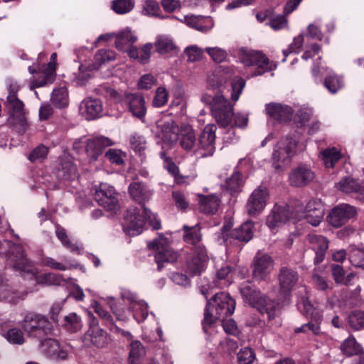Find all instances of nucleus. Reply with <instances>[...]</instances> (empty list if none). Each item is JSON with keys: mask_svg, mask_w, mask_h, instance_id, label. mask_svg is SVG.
Returning <instances> with one entry per match:
<instances>
[{"mask_svg": "<svg viewBox=\"0 0 364 364\" xmlns=\"http://www.w3.org/2000/svg\"><path fill=\"white\" fill-rule=\"evenodd\" d=\"M129 191L134 200L140 204L141 208L133 207L127 211L124 231L130 236L141 234L144 230L145 220L154 230L160 229V220L157 219L155 214L143 205L151 196L149 188L141 183L134 182L129 185Z\"/></svg>", "mask_w": 364, "mask_h": 364, "instance_id": "obj_1", "label": "nucleus"}, {"mask_svg": "<svg viewBox=\"0 0 364 364\" xmlns=\"http://www.w3.org/2000/svg\"><path fill=\"white\" fill-rule=\"evenodd\" d=\"M3 247H10L11 251L7 254V265L16 271L31 273L34 277L36 282L43 285H60L64 279L62 274L54 273H45L36 275V271L33 269L31 262L26 257L23 250L20 245H12L8 240L0 242Z\"/></svg>", "mask_w": 364, "mask_h": 364, "instance_id": "obj_2", "label": "nucleus"}, {"mask_svg": "<svg viewBox=\"0 0 364 364\" xmlns=\"http://www.w3.org/2000/svg\"><path fill=\"white\" fill-rule=\"evenodd\" d=\"M164 127L162 139L164 141L173 144L178 141L181 147L188 151L194 150L197 146L198 140L191 125L181 124L178 134V127L173 121L166 122Z\"/></svg>", "mask_w": 364, "mask_h": 364, "instance_id": "obj_3", "label": "nucleus"}, {"mask_svg": "<svg viewBox=\"0 0 364 364\" xmlns=\"http://www.w3.org/2000/svg\"><path fill=\"white\" fill-rule=\"evenodd\" d=\"M298 140L295 136H286L274 146L272 155V165L277 171H282L291 163L296 154Z\"/></svg>", "mask_w": 364, "mask_h": 364, "instance_id": "obj_4", "label": "nucleus"}, {"mask_svg": "<svg viewBox=\"0 0 364 364\" xmlns=\"http://www.w3.org/2000/svg\"><path fill=\"white\" fill-rule=\"evenodd\" d=\"M295 220L305 219L313 226H318L324 215V208L319 199L313 198L304 205L300 201L294 202Z\"/></svg>", "mask_w": 364, "mask_h": 364, "instance_id": "obj_5", "label": "nucleus"}, {"mask_svg": "<svg viewBox=\"0 0 364 364\" xmlns=\"http://www.w3.org/2000/svg\"><path fill=\"white\" fill-rule=\"evenodd\" d=\"M21 326L28 336L41 338L50 332L51 324L48 318L35 312H27Z\"/></svg>", "mask_w": 364, "mask_h": 364, "instance_id": "obj_6", "label": "nucleus"}, {"mask_svg": "<svg viewBox=\"0 0 364 364\" xmlns=\"http://www.w3.org/2000/svg\"><path fill=\"white\" fill-rule=\"evenodd\" d=\"M211 112L218 124L227 127L232 124L233 105L222 95H216L212 100Z\"/></svg>", "mask_w": 364, "mask_h": 364, "instance_id": "obj_7", "label": "nucleus"}, {"mask_svg": "<svg viewBox=\"0 0 364 364\" xmlns=\"http://www.w3.org/2000/svg\"><path fill=\"white\" fill-rule=\"evenodd\" d=\"M149 249L156 250L155 261L158 265V269L161 270L164 263H172L176 261L178 254L168 245V240L160 235L159 238L148 244Z\"/></svg>", "mask_w": 364, "mask_h": 364, "instance_id": "obj_8", "label": "nucleus"}, {"mask_svg": "<svg viewBox=\"0 0 364 364\" xmlns=\"http://www.w3.org/2000/svg\"><path fill=\"white\" fill-rule=\"evenodd\" d=\"M238 58L245 66L256 65L259 69L255 75H261L271 70L269 60L262 52L242 48L238 51Z\"/></svg>", "mask_w": 364, "mask_h": 364, "instance_id": "obj_9", "label": "nucleus"}, {"mask_svg": "<svg viewBox=\"0 0 364 364\" xmlns=\"http://www.w3.org/2000/svg\"><path fill=\"white\" fill-rule=\"evenodd\" d=\"M94 197L100 205L109 211H116L119 208L116 191L107 183H100L95 189Z\"/></svg>", "mask_w": 364, "mask_h": 364, "instance_id": "obj_10", "label": "nucleus"}, {"mask_svg": "<svg viewBox=\"0 0 364 364\" xmlns=\"http://www.w3.org/2000/svg\"><path fill=\"white\" fill-rule=\"evenodd\" d=\"M294 203L287 205H274L267 218V225L274 229L289 220H294Z\"/></svg>", "mask_w": 364, "mask_h": 364, "instance_id": "obj_11", "label": "nucleus"}, {"mask_svg": "<svg viewBox=\"0 0 364 364\" xmlns=\"http://www.w3.org/2000/svg\"><path fill=\"white\" fill-rule=\"evenodd\" d=\"M269 199V191L267 187L259 186L250 195L247 205V211L250 215L259 214L265 208Z\"/></svg>", "mask_w": 364, "mask_h": 364, "instance_id": "obj_12", "label": "nucleus"}, {"mask_svg": "<svg viewBox=\"0 0 364 364\" xmlns=\"http://www.w3.org/2000/svg\"><path fill=\"white\" fill-rule=\"evenodd\" d=\"M273 260L269 255L257 253L252 264L253 278L258 281L266 279L273 269Z\"/></svg>", "mask_w": 364, "mask_h": 364, "instance_id": "obj_13", "label": "nucleus"}, {"mask_svg": "<svg viewBox=\"0 0 364 364\" xmlns=\"http://www.w3.org/2000/svg\"><path fill=\"white\" fill-rule=\"evenodd\" d=\"M208 259L205 247L202 245H197L191 257L187 260V272L191 276L200 274L205 269Z\"/></svg>", "mask_w": 364, "mask_h": 364, "instance_id": "obj_14", "label": "nucleus"}, {"mask_svg": "<svg viewBox=\"0 0 364 364\" xmlns=\"http://www.w3.org/2000/svg\"><path fill=\"white\" fill-rule=\"evenodd\" d=\"M216 127L208 124L205 127L198 139V149L201 156H212L215 150V139Z\"/></svg>", "mask_w": 364, "mask_h": 364, "instance_id": "obj_15", "label": "nucleus"}, {"mask_svg": "<svg viewBox=\"0 0 364 364\" xmlns=\"http://www.w3.org/2000/svg\"><path fill=\"white\" fill-rule=\"evenodd\" d=\"M356 214L355 208L348 204H341L334 208L328 216L329 223L338 228L344 225Z\"/></svg>", "mask_w": 364, "mask_h": 364, "instance_id": "obj_16", "label": "nucleus"}, {"mask_svg": "<svg viewBox=\"0 0 364 364\" xmlns=\"http://www.w3.org/2000/svg\"><path fill=\"white\" fill-rule=\"evenodd\" d=\"M301 304L306 311L307 316H309L312 319L311 321L302 325L301 327L295 329L296 333L312 331L314 334L317 335L320 333L319 323L321 321V314L316 310L313 305L306 299H303Z\"/></svg>", "mask_w": 364, "mask_h": 364, "instance_id": "obj_17", "label": "nucleus"}, {"mask_svg": "<svg viewBox=\"0 0 364 364\" xmlns=\"http://www.w3.org/2000/svg\"><path fill=\"white\" fill-rule=\"evenodd\" d=\"M213 301L218 319H224L233 314L235 301L228 294L225 292L218 293L213 298Z\"/></svg>", "mask_w": 364, "mask_h": 364, "instance_id": "obj_18", "label": "nucleus"}, {"mask_svg": "<svg viewBox=\"0 0 364 364\" xmlns=\"http://www.w3.org/2000/svg\"><path fill=\"white\" fill-rule=\"evenodd\" d=\"M113 144L114 142L112 139L105 136H99L89 139L86 145V153L90 162L95 161L98 156L101 155L103 149Z\"/></svg>", "mask_w": 364, "mask_h": 364, "instance_id": "obj_19", "label": "nucleus"}, {"mask_svg": "<svg viewBox=\"0 0 364 364\" xmlns=\"http://www.w3.org/2000/svg\"><path fill=\"white\" fill-rule=\"evenodd\" d=\"M306 241L311 245V248L316 253L314 263L318 264L323 262L326 250L328 248V240L327 238L322 235L309 234L306 237Z\"/></svg>", "mask_w": 364, "mask_h": 364, "instance_id": "obj_20", "label": "nucleus"}, {"mask_svg": "<svg viewBox=\"0 0 364 364\" xmlns=\"http://www.w3.org/2000/svg\"><path fill=\"white\" fill-rule=\"evenodd\" d=\"M80 114L87 120L99 117L102 112V103L99 99L86 98L83 100L79 107Z\"/></svg>", "mask_w": 364, "mask_h": 364, "instance_id": "obj_21", "label": "nucleus"}, {"mask_svg": "<svg viewBox=\"0 0 364 364\" xmlns=\"http://www.w3.org/2000/svg\"><path fill=\"white\" fill-rule=\"evenodd\" d=\"M40 348L41 352L53 359L63 360L68 355L66 349L54 339L48 338L41 341Z\"/></svg>", "mask_w": 364, "mask_h": 364, "instance_id": "obj_22", "label": "nucleus"}, {"mask_svg": "<svg viewBox=\"0 0 364 364\" xmlns=\"http://www.w3.org/2000/svg\"><path fill=\"white\" fill-rule=\"evenodd\" d=\"M124 102L127 105L129 111L134 116L139 119L144 117L146 109L144 98L142 95L137 93L126 94L124 97Z\"/></svg>", "mask_w": 364, "mask_h": 364, "instance_id": "obj_23", "label": "nucleus"}, {"mask_svg": "<svg viewBox=\"0 0 364 364\" xmlns=\"http://www.w3.org/2000/svg\"><path fill=\"white\" fill-rule=\"evenodd\" d=\"M84 341L87 344L90 343L97 348L105 347L108 342L106 332L97 326L95 321H92V326L85 334Z\"/></svg>", "mask_w": 364, "mask_h": 364, "instance_id": "obj_24", "label": "nucleus"}, {"mask_svg": "<svg viewBox=\"0 0 364 364\" xmlns=\"http://www.w3.org/2000/svg\"><path fill=\"white\" fill-rule=\"evenodd\" d=\"M299 279L297 273L286 267L281 269L279 274L280 291L284 296L289 295L292 287L296 284Z\"/></svg>", "mask_w": 364, "mask_h": 364, "instance_id": "obj_25", "label": "nucleus"}, {"mask_svg": "<svg viewBox=\"0 0 364 364\" xmlns=\"http://www.w3.org/2000/svg\"><path fill=\"white\" fill-rule=\"evenodd\" d=\"M187 26L200 32H208L214 26L213 19L209 16L187 15L183 21Z\"/></svg>", "mask_w": 364, "mask_h": 364, "instance_id": "obj_26", "label": "nucleus"}, {"mask_svg": "<svg viewBox=\"0 0 364 364\" xmlns=\"http://www.w3.org/2000/svg\"><path fill=\"white\" fill-rule=\"evenodd\" d=\"M266 111L272 118L281 122H287L292 117V109L287 105L269 103L266 106Z\"/></svg>", "mask_w": 364, "mask_h": 364, "instance_id": "obj_27", "label": "nucleus"}, {"mask_svg": "<svg viewBox=\"0 0 364 364\" xmlns=\"http://www.w3.org/2000/svg\"><path fill=\"white\" fill-rule=\"evenodd\" d=\"M314 178V174L309 168L301 166L290 173L289 182L294 186L300 187L311 182Z\"/></svg>", "mask_w": 364, "mask_h": 364, "instance_id": "obj_28", "label": "nucleus"}, {"mask_svg": "<svg viewBox=\"0 0 364 364\" xmlns=\"http://www.w3.org/2000/svg\"><path fill=\"white\" fill-rule=\"evenodd\" d=\"M136 41V36L127 28L116 35L115 47L118 50L128 53L131 47H134L132 44Z\"/></svg>", "mask_w": 364, "mask_h": 364, "instance_id": "obj_29", "label": "nucleus"}, {"mask_svg": "<svg viewBox=\"0 0 364 364\" xmlns=\"http://www.w3.org/2000/svg\"><path fill=\"white\" fill-rule=\"evenodd\" d=\"M261 314L267 315L269 321L274 319L279 313V304L267 296H262L254 306Z\"/></svg>", "mask_w": 364, "mask_h": 364, "instance_id": "obj_30", "label": "nucleus"}, {"mask_svg": "<svg viewBox=\"0 0 364 364\" xmlns=\"http://www.w3.org/2000/svg\"><path fill=\"white\" fill-rule=\"evenodd\" d=\"M154 46L156 52L160 54L176 53L178 52V47L173 39L166 35L158 36L153 44Z\"/></svg>", "mask_w": 364, "mask_h": 364, "instance_id": "obj_31", "label": "nucleus"}, {"mask_svg": "<svg viewBox=\"0 0 364 364\" xmlns=\"http://www.w3.org/2000/svg\"><path fill=\"white\" fill-rule=\"evenodd\" d=\"M153 44L151 43L144 44L139 49L136 46L131 47L128 50V55L130 58L136 60L141 64H146L149 60Z\"/></svg>", "mask_w": 364, "mask_h": 364, "instance_id": "obj_32", "label": "nucleus"}, {"mask_svg": "<svg viewBox=\"0 0 364 364\" xmlns=\"http://www.w3.org/2000/svg\"><path fill=\"white\" fill-rule=\"evenodd\" d=\"M240 291L245 302L252 307L262 297L260 296V291L254 288L249 282L242 284Z\"/></svg>", "mask_w": 364, "mask_h": 364, "instance_id": "obj_33", "label": "nucleus"}, {"mask_svg": "<svg viewBox=\"0 0 364 364\" xmlns=\"http://www.w3.org/2000/svg\"><path fill=\"white\" fill-rule=\"evenodd\" d=\"M253 223L247 221L244 223L238 228L234 229L231 232L230 235L234 239L247 242L250 241L253 237Z\"/></svg>", "mask_w": 364, "mask_h": 364, "instance_id": "obj_34", "label": "nucleus"}, {"mask_svg": "<svg viewBox=\"0 0 364 364\" xmlns=\"http://www.w3.org/2000/svg\"><path fill=\"white\" fill-rule=\"evenodd\" d=\"M131 301V309L133 311V316L137 322H141L145 320L148 316L147 304L143 301H138L136 296L132 295L128 298Z\"/></svg>", "mask_w": 364, "mask_h": 364, "instance_id": "obj_35", "label": "nucleus"}, {"mask_svg": "<svg viewBox=\"0 0 364 364\" xmlns=\"http://www.w3.org/2000/svg\"><path fill=\"white\" fill-rule=\"evenodd\" d=\"M50 101L56 108H64L69 105L68 91L66 87L54 89L52 92Z\"/></svg>", "mask_w": 364, "mask_h": 364, "instance_id": "obj_36", "label": "nucleus"}, {"mask_svg": "<svg viewBox=\"0 0 364 364\" xmlns=\"http://www.w3.org/2000/svg\"><path fill=\"white\" fill-rule=\"evenodd\" d=\"M5 106L11 115H21L23 114L24 105L18 98L16 92H9L5 102Z\"/></svg>", "mask_w": 364, "mask_h": 364, "instance_id": "obj_37", "label": "nucleus"}, {"mask_svg": "<svg viewBox=\"0 0 364 364\" xmlns=\"http://www.w3.org/2000/svg\"><path fill=\"white\" fill-rule=\"evenodd\" d=\"M336 188L345 193H358L360 190V185L353 178L346 176L339 181Z\"/></svg>", "mask_w": 364, "mask_h": 364, "instance_id": "obj_38", "label": "nucleus"}, {"mask_svg": "<svg viewBox=\"0 0 364 364\" xmlns=\"http://www.w3.org/2000/svg\"><path fill=\"white\" fill-rule=\"evenodd\" d=\"M220 205L219 198L215 196H203L200 200V210L205 213L214 214Z\"/></svg>", "mask_w": 364, "mask_h": 364, "instance_id": "obj_39", "label": "nucleus"}, {"mask_svg": "<svg viewBox=\"0 0 364 364\" xmlns=\"http://www.w3.org/2000/svg\"><path fill=\"white\" fill-rule=\"evenodd\" d=\"M57 58L56 53H53L50 56V61L48 67L43 73V80L37 82V86L42 87L48 83H52L55 75V60Z\"/></svg>", "mask_w": 364, "mask_h": 364, "instance_id": "obj_40", "label": "nucleus"}, {"mask_svg": "<svg viewBox=\"0 0 364 364\" xmlns=\"http://www.w3.org/2000/svg\"><path fill=\"white\" fill-rule=\"evenodd\" d=\"M321 157L326 168H333L341 158V153L336 148H328L321 152Z\"/></svg>", "mask_w": 364, "mask_h": 364, "instance_id": "obj_41", "label": "nucleus"}, {"mask_svg": "<svg viewBox=\"0 0 364 364\" xmlns=\"http://www.w3.org/2000/svg\"><path fill=\"white\" fill-rule=\"evenodd\" d=\"M145 354V348L140 341H135L131 343L129 356L130 364H139Z\"/></svg>", "mask_w": 364, "mask_h": 364, "instance_id": "obj_42", "label": "nucleus"}, {"mask_svg": "<svg viewBox=\"0 0 364 364\" xmlns=\"http://www.w3.org/2000/svg\"><path fill=\"white\" fill-rule=\"evenodd\" d=\"M63 325L68 331L75 333L82 326L81 317L75 312L70 313L64 317Z\"/></svg>", "mask_w": 364, "mask_h": 364, "instance_id": "obj_43", "label": "nucleus"}, {"mask_svg": "<svg viewBox=\"0 0 364 364\" xmlns=\"http://www.w3.org/2000/svg\"><path fill=\"white\" fill-rule=\"evenodd\" d=\"M135 6L134 0H113L111 9L117 14H126L131 12Z\"/></svg>", "mask_w": 364, "mask_h": 364, "instance_id": "obj_44", "label": "nucleus"}, {"mask_svg": "<svg viewBox=\"0 0 364 364\" xmlns=\"http://www.w3.org/2000/svg\"><path fill=\"white\" fill-rule=\"evenodd\" d=\"M61 169L58 171V176L65 180H73L77 176L76 166L70 161L61 164Z\"/></svg>", "mask_w": 364, "mask_h": 364, "instance_id": "obj_45", "label": "nucleus"}, {"mask_svg": "<svg viewBox=\"0 0 364 364\" xmlns=\"http://www.w3.org/2000/svg\"><path fill=\"white\" fill-rule=\"evenodd\" d=\"M183 229L186 230L184 240L186 242L194 245L195 247L198 245H201L199 243L201 235L200 233V228L198 225H195L192 228L184 225Z\"/></svg>", "mask_w": 364, "mask_h": 364, "instance_id": "obj_46", "label": "nucleus"}, {"mask_svg": "<svg viewBox=\"0 0 364 364\" xmlns=\"http://www.w3.org/2000/svg\"><path fill=\"white\" fill-rule=\"evenodd\" d=\"M360 350V346L353 337L348 338L341 345V350L347 356L355 355Z\"/></svg>", "mask_w": 364, "mask_h": 364, "instance_id": "obj_47", "label": "nucleus"}, {"mask_svg": "<svg viewBox=\"0 0 364 364\" xmlns=\"http://www.w3.org/2000/svg\"><path fill=\"white\" fill-rule=\"evenodd\" d=\"M350 326L356 331L364 328V311H355L348 316Z\"/></svg>", "mask_w": 364, "mask_h": 364, "instance_id": "obj_48", "label": "nucleus"}, {"mask_svg": "<svg viewBox=\"0 0 364 364\" xmlns=\"http://www.w3.org/2000/svg\"><path fill=\"white\" fill-rule=\"evenodd\" d=\"M349 260L355 267H364V249L350 247Z\"/></svg>", "mask_w": 364, "mask_h": 364, "instance_id": "obj_49", "label": "nucleus"}, {"mask_svg": "<svg viewBox=\"0 0 364 364\" xmlns=\"http://www.w3.org/2000/svg\"><path fill=\"white\" fill-rule=\"evenodd\" d=\"M6 339L12 344L22 345L25 343V338L22 331L18 328H11L5 335Z\"/></svg>", "mask_w": 364, "mask_h": 364, "instance_id": "obj_50", "label": "nucleus"}, {"mask_svg": "<svg viewBox=\"0 0 364 364\" xmlns=\"http://www.w3.org/2000/svg\"><path fill=\"white\" fill-rule=\"evenodd\" d=\"M115 59V53L111 50L102 49L95 55V61L97 65L95 69H98L103 63Z\"/></svg>", "mask_w": 364, "mask_h": 364, "instance_id": "obj_51", "label": "nucleus"}, {"mask_svg": "<svg viewBox=\"0 0 364 364\" xmlns=\"http://www.w3.org/2000/svg\"><path fill=\"white\" fill-rule=\"evenodd\" d=\"M331 272L335 282L338 284H347L350 281V278L353 277L352 274H350L347 276V278L345 277V271L343 268L338 264H332L331 266Z\"/></svg>", "mask_w": 364, "mask_h": 364, "instance_id": "obj_52", "label": "nucleus"}, {"mask_svg": "<svg viewBox=\"0 0 364 364\" xmlns=\"http://www.w3.org/2000/svg\"><path fill=\"white\" fill-rule=\"evenodd\" d=\"M205 52L215 63H222L227 58L228 53L225 50L220 47H207Z\"/></svg>", "mask_w": 364, "mask_h": 364, "instance_id": "obj_53", "label": "nucleus"}, {"mask_svg": "<svg viewBox=\"0 0 364 364\" xmlns=\"http://www.w3.org/2000/svg\"><path fill=\"white\" fill-rule=\"evenodd\" d=\"M242 178L241 174L235 171L230 178L226 181L227 188L231 192H237L242 185Z\"/></svg>", "mask_w": 364, "mask_h": 364, "instance_id": "obj_54", "label": "nucleus"}, {"mask_svg": "<svg viewBox=\"0 0 364 364\" xmlns=\"http://www.w3.org/2000/svg\"><path fill=\"white\" fill-rule=\"evenodd\" d=\"M168 99V94L164 87H158L155 96L153 99L152 104L155 107H161L166 104Z\"/></svg>", "mask_w": 364, "mask_h": 364, "instance_id": "obj_55", "label": "nucleus"}, {"mask_svg": "<svg viewBox=\"0 0 364 364\" xmlns=\"http://www.w3.org/2000/svg\"><path fill=\"white\" fill-rule=\"evenodd\" d=\"M55 234L66 248L69 249L72 252L77 250V247L68 240L64 228H61L60 225H57L55 228Z\"/></svg>", "mask_w": 364, "mask_h": 364, "instance_id": "obj_56", "label": "nucleus"}, {"mask_svg": "<svg viewBox=\"0 0 364 364\" xmlns=\"http://www.w3.org/2000/svg\"><path fill=\"white\" fill-rule=\"evenodd\" d=\"M304 43V36L302 34L294 38L293 42L289 45V48L283 50L284 58L283 61L286 60L287 56L291 53H298Z\"/></svg>", "mask_w": 364, "mask_h": 364, "instance_id": "obj_57", "label": "nucleus"}, {"mask_svg": "<svg viewBox=\"0 0 364 364\" xmlns=\"http://www.w3.org/2000/svg\"><path fill=\"white\" fill-rule=\"evenodd\" d=\"M160 11L159 4L154 0H145L143 4V14L157 16Z\"/></svg>", "mask_w": 364, "mask_h": 364, "instance_id": "obj_58", "label": "nucleus"}, {"mask_svg": "<svg viewBox=\"0 0 364 364\" xmlns=\"http://www.w3.org/2000/svg\"><path fill=\"white\" fill-rule=\"evenodd\" d=\"M105 157L112 164L121 165L124 163L125 154L119 149H110L105 153Z\"/></svg>", "mask_w": 364, "mask_h": 364, "instance_id": "obj_59", "label": "nucleus"}, {"mask_svg": "<svg viewBox=\"0 0 364 364\" xmlns=\"http://www.w3.org/2000/svg\"><path fill=\"white\" fill-rule=\"evenodd\" d=\"M324 85L331 93H336L343 86L342 80L336 75H330L326 77Z\"/></svg>", "mask_w": 364, "mask_h": 364, "instance_id": "obj_60", "label": "nucleus"}, {"mask_svg": "<svg viewBox=\"0 0 364 364\" xmlns=\"http://www.w3.org/2000/svg\"><path fill=\"white\" fill-rule=\"evenodd\" d=\"M255 358V353L249 348H244L237 353V360L240 364H251Z\"/></svg>", "mask_w": 364, "mask_h": 364, "instance_id": "obj_61", "label": "nucleus"}, {"mask_svg": "<svg viewBox=\"0 0 364 364\" xmlns=\"http://www.w3.org/2000/svg\"><path fill=\"white\" fill-rule=\"evenodd\" d=\"M130 145L136 152L140 153L146 149V141L144 136L135 134L130 138Z\"/></svg>", "mask_w": 364, "mask_h": 364, "instance_id": "obj_62", "label": "nucleus"}, {"mask_svg": "<svg viewBox=\"0 0 364 364\" xmlns=\"http://www.w3.org/2000/svg\"><path fill=\"white\" fill-rule=\"evenodd\" d=\"M185 53L188 57V60L190 62L200 60L203 55V50L197 46L187 47Z\"/></svg>", "mask_w": 364, "mask_h": 364, "instance_id": "obj_63", "label": "nucleus"}, {"mask_svg": "<svg viewBox=\"0 0 364 364\" xmlns=\"http://www.w3.org/2000/svg\"><path fill=\"white\" fill-rule=\"evenodd\" d=\"M48 149L46 146L41 145L33 150L29 155V160L32 162L42 161L47 156Z\"/></svg>", "mask_w": 364, "mask_h": 364, "instance_id": "obj_64", "label": "nucleus"}]
</instances>
